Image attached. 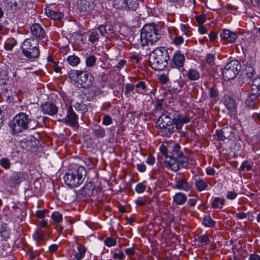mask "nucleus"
Wrapping results in <instances>:
<instances>
[{"label":"nucleus","instance_id":"nucleus-1","mask_svg":"<svg viewBox=\"0 0 260 260\" xmlns=\"http://www.w3.org/2000/svg\"><path fill=\"white\" fill-rule=\"evenodd\" d=\"M161 37L160 27L154 23L146 24L140 34V43L142 46L152 45Z\"/></svg>","mask_w":260,"mask_h":260},{"label":"nucleus","instance_id":"nucleus-2","mask_svg":"<svg viewBox=\"0 0 260 260\" xmlns=\"http://www.w3.org/2000/svg\"><path fill=\"white\" fill-rule=\"evenodd\" d=\"M169 58L168 51L165 47H157L150 54L149 61L153 69L160 71L167 67Z\"/></svg>","mask_w":260,"mask_h":260},{"label":"nucleus","instance_id":"nucleus-3","mask_svg":"<svg viewBox=\"0 0 260 260\" xmlns=\"http://www.w3.org/2000/svg\"><path fill=\"white\" fill-rule=\"evenodd\" d=\"M72 83L78 88H87L94 83L92 75L87 71L72 70L69 73Z\"/></svg>","mask_w":260,"mask_h":260},{"label":"nucleus","instance_id":"nucleus-4","mask_svg":"<svg viewBox=\"0 0 260 260\" xmlns=\"http://www.w3.org/2000/svg\"><path fill=\"white\" fill-rule=\"evenodd\" d=\"M86 174L85 168L79 166L74 170H69L64 176L63 180L65 184L73 188L79 186L84 181Z\"/></svg>","mask_w":260,"mask_h":260},{"label":"nucleus","instance_id":"nucleus-5","mask_svg":"<svg viewBox=\"0 0 260 260\" xmlns=\"http://www.w3.org/2000/svg\"><path fill=\"white\" fill-rule=\"evenodd\" d=\"M31 119L25 113L21 112L15 116L9 124V126L14 134H18L28 128Z\"/></svg>","mask_w":260,"mask_h":260},{"label":"nucleus","instance_id":"nucleus-6","mask_svg":"<svg viewBox=\"0 0 260 260\" xmlns=\"http://www.w3.org/2000/svg\"><path fill=\"white\" fill-rule=\"evenodd\" d=\"M241 65L237 60H232L228 62L222 70V74L224 80L229 81L233 79L239 73Z\"/></svg>","mask_w":260,"mask_h":260},{"label":"nucleus","instance_id":"nucleus-7","mask_svg":"<svg viewBox=\"0 0 260 260\" xmlns=\"http://www.w3.org/2000/svg\"><path fill=\"white\" fill-rule=\"evenodd\" d=\"M139 0H115V9L120 11H136Z\"/></svg>","mask_w":260,"mask_h":260},{"label":"nucleus","instance_id":"nucleus-8","mask_svg":"<svg viewBox=\"0 0 260 260\" xmlns=\"http://www.w3.org/2000/svg\"><path fill=\"white\" fill-rule=\"evenodd\" d=\"M64 122L72 127L78 126V116L73 111L72 106H70L68 109Z\"/></svg>","mask_w":260,"mask_h":260},{"label":"nucleus","instance_id":"nucleus-9","mask_svg":"<svg viewBox=\"0 0 260 260\" xmlns=\"http://www.w3.org/2000/svg\"><path fill=\"white\" fill-rule=\"evenodd\" d=\"M221 39L230 43H234L237 39V35L235 31L223 29L220 34Z\"/></svg>","mask_w":260,"mask_h":260},{"label":"nucleus","instance_id":"nucleus-10","mask_svg":"<svg viewBox=\"0 0 260 260\" xmlns=\"http://www.w3.org/2000/svg\"><path fill=\"white\" fill-rule=\"evenodd\" d=\"M175 182V184L173 186V188L174 189L187 191L190 188L188 182L183 178L177 179L176 177Z\"/></svg>","mask_w":260,"mask_h":260},{"label":"nucleus","instance_id":"nucleus-11","mask_svg":"<svg viewBox=\"0 0 260 260\" xmlns=\"http://www.w3.org/2000/svg\"><path fill=\"white\" fill-rule=\"evenodd\" d=\"M30 30L32 34L40 39H42L46 36L45 31L44 28L38 23H35L30 27Z\"/></svg>","mask_w":260,"mask_h":260},{"label":"nucleus","instance_id":"nucleus-12","mask_svg":"<svg viewBox=\"0 0 260 260\" xmlns=\"http://www.w3.org/2000/svg\"><path fill=\"white\" fill-rule=\"evenodd\" d=\"M190 119L188 116L185 115H178L176 117L173 119V124L176 126L178 129H181L183 125L188 122Z\"/></svg>","mask_w":260,"mask_h":260},{"label":"nucleus","instance_id":"nucleus-13","mask_svg":"<svg viewBox=\"0 0 260 260\" xmlns=\"http://www.w3.org/2000/svg\"><path fill=\"white\" fill-rule=\"evenodd\" d=\"M165 165L167 169L176 172L180 169L179 164L176 157H167L165 161Z\"/></svg>","mask_w":260,"mask_h":260},{"label":"nucleus","instance_id":"nucleus-14","mask_svg":"<svg viewBox=\"0 0 260 260\" xmlns=\"http://www.w3.org/2000/svg\"><path fill=\"white\" fill-rule=\"evenodd\" d=\"M42 111L44 113L52 115L55 114L57 112V108L53 103L47 102L41 106Z\"/></svg>","mask_w":260,"mask_h":260},{"label":"nucleus","instance_id":"nucleus-15","mask_svg":"<svg viewBox=\"0 0 260 260\" xmlns=\"http://www.w3.org/2000/svg\"><path fill=\"white\" fill-rule=\"evenodd\" d=\"M185 61L184 55L181 53L180 51H176L173 58V66L175 68H180L183 67Z\"/></svg>","mask_w":260,"mask_h":260},{"label":"nucleus","instance_id":"nucleus-16","mask_svg":"<svg viewBox=\"0 0 260 260\" xmlns=\"http://www.w3.org/2000/svg\"><path fill=\"white\" fill-rule=\"evenodd\" d=\"M93 6V3H90L89 0H79L78 2V9L80 12L90 11Z\"/></svg>","mask_w":260,"mask_h":260},{"label":"nucleus","instance_id":"nucleus-17","mask_svg":"<svg viewBox=\"0 0 260 260\" xmlns=\"http://www.w3.org/2000/svg\"><path fill=\"white\" fill-rule=\"evenodd\" d=\"M174 129L173 124L168 126H159L158 133L159 135L164 137H169L172 134Z\"/></svg>","mask_w":260,"mask_h":260},{"label":"nucleus","instance_id":"nucleus-18","mask_svg":"<svg viewBox=\"0 0 260 260\" xmlns=\"http://www.w3.org/2000/svg\"><path fill=\"white\" fill-rule=\"evenodd\" d=\"M225 105L229 111V114L232 115H235L237 112L236 104L234 100L229 98L225 102Z\"/></svg>","mask_w":260,"mask_h":260},{"label":"nucleus","instance_id":"nucleus-19","mask_svg":"<svg viewBox=\"0 0 260 260\" xmlns=\"http://www.w3.org/2000/svg\"><path fill=\"white\" fill-rule=\"evenodd\" d=\"M157 123L159 126H164V125L168 126L171 124H173V119H172L167 114L162 113L159 116Z\"/></svg>","mask_w":260,"mask_h":260},{"label":"nucleus","instance_id":"nucleus-20","mask_svg":"<svg viewBox=\"0 0 260 260\" xmlns=\"http://www.w3.org/2000/svg\"><path fill=\"white\" fill-rule=\"evenodd\" d=\"M118 30H117V28H116V31L119 34V35L118 36L117 34L115 33V39L116 38L117 36V38L122 40L128 34L129 30V28L124 24H118Z\"/></svg>","mask_w":260,"mask_h":260},{"label":"nucleus","instance_id":"nucleus-21","mask_svg":"<svg viewBox=\"0 0 260 260\" xmlns=\"http://www.w3.org/2000/svg\"><path fill=\"white\" fill-rule=\"evenodd\" d=\"M173 202L177 205H181L183 204L187 200L185 194L183 192H179L176 193L173 196Z\"/></svg>","mask_w":260,"mask_h":260},{"label":"nucleus","instance_id":"nucleus-22","mask_svg":"<svg viewBox=\"0 0 260 260\" xmlns=\"http://www.w3.org/2000/svg\"><path fill=\"white\" fill-rule=\"evenodd\" d=\"M94 186L91 182L86 183L81 189L80 192L82 195L90 196L93 194Z\"/></svg>","mask_w":260,"mask_h":260},{"label":"nucleus","instance_id":"nucleus-23","mask_svg":"<svg viewBox=\"0 0 260 260\" xmlns=\"http://www.w3.org/2000/svg\"><path fill=\"white\" fill-rule=\"evenodd\" d=\"M45 11L48 17L54 20H60L63 16L62 13L54 11L49 8H46Z\"/></svg>","mask_w":260,"mask_h":260},{"label":"nucleus","instance_id":"nucleus-24","mask_svg":"<svg viewBox=\"0 0 260 260\" xmlns=\"http://www.w3.org/2000/svg\"><path fill=\"white\" fill-rule=\"evenodd\" d=\"M28 53L23 54L30 61L34 60L40 55V51L38 46H34L31 49L28 50Z\"/></svg>","mask_w":260,"mask_h":260},{"label":"nucleus","instance_id":"nucleus-25","mask_svg":"<svg viewBox=\"0 0 260 260\" xmlns=\"http://www.w3.org/2000/svg\"><path fill=\"white\" fill-rule=\"evenodd\" d=\"M208 181L206 179H196L194 182L195 186L199 191L206 190L208 187Z\"/></svg>","mask_w":260,"mask_h":260},{"label":"nucleus","instance_id":"nucleus-26","mask_svg":"<svg viewBox=\"0 0 260 260\" xmlns=\"http://www.w3.org/2000/svg\"><path fill=\"white\" fill-rule=\"evenodd\" d=\"M24 179L23 174L22 172H14L12 174L11 181L13 184H18Z\"/></svg>","mask_w":260,"mask_h":260},{"label":"nucleus","instance_id":"nucleus-27","mask_svg":"<svg viewBox=\"0 0 260 260\" xmlns=\"http://www.w3.org/2000/svg\"><path fill=\"white\" fill-rule=\"evenodd\" d=\"M85 252V248L82 245H79L78 247L77 251H76L73 260H81L84 256Z\"/></svg>","mask_w":260,"mask_h":260},{"label":"nucleus","instance_id":"nucleus-28","mask_svg":"<svg viewBox=\"0 0 260 260\" xmlns=\"http://www.w3.org/2000/svg\"><path fill=\"white\" fill-rule=\"evenodd\" d=\"M35 40L34 39H26L25 40L22 46V52L23 54H27L28 53V50L31 49V48L33 47L32 46V43H34Z\"/></svg>","mask_w":260,"mask_h":260},{"label":"nucleus","instance_id":"nucleus-29","mask_svg":"<svg viewBox=\"0 0 260 260\" xmlns=\"http://www.w3.org/2000/svg\"><path fill=\"white\" fill-rule=\"evenodd\" d=\"M187 77L191 81L197 80L199 79L200 74L197 70L190 69L187 72Z\"/></svg>","mask_w":260,"mask_h":260},{"label":"nucleus","instance_id":"nucleus-30","mask_svg":"<svg viewBox=\"0 0 260 260\" xmlns=\"http://www.w3.org/2000/svg\"><path fill=\"white\" fill-rule=\"evenodd\" d=\"M202 223L205 227L213 228L215 226L216 221L213 220L210 216H206L203 218Z\"/></svg>","mask_w":260,"mask_h":260},{"label":"nucleus","instance_id":"nucleus-31","mask_svg":"<svg viewBox=\"0 0 260 260\" xmlns=\"http://www.w3.org/2000/svg\"><path fill=\"white\" fill-rule=\"evenodd\" d=\"M224 204V200L219 197H215L213 199L211 205L213 208H221Z\"/></svg>","mask_w":260,"mask_h":260},{"label":"nucleus","instance_id":"nucleus-32","mask_svg":"<svg viewBox=\"0 0 260 260\" xmlns=\"http://www.w3.org/2000/svg\"><path fill=\"white\" fill-rule=\"evenodd\" d=\"M179 164L180 167H181L183 168H187L188 166V158L187 156L181 155L176 157Z\"/></svg>","mask_w":260,"mask_h":260},{"label":"nucleus","instance_id":"nucleus-33","mask_svg":"<svg viewBox=\"0 0 260 260\" xmlns=\"http://www.w3.org/2000/svg\"><path fill=\"white\" fill-rule=\"evenodd\" d=\"M9 72L7 70H3L0 73V84H6L9 80Z\"/></svg>","mask_w":260,"mask_h":260},{"label":"nucleus","instance_id":"nucleus-34","mask_svg":"<svg viewBox=\"0 0 260 260\" xmlns=\"http://www.w3.org/2000/svg\"><path fill=\"white\" fill-rule=\"evenodd\" d=\"M198 242L201 246L208 245L210 242L208 236L205 234L201 235L198 237Z\"/></svg>","mask_w":260,"mask_h":260},{"label":"nucleus","instance_id":"nucleus-35","mask_svg":"<svg viewBox=\"0 0 260 260\" xmlns=\"http://www.w3.org/2000/svg\"><path fill=\"white\" fill-rule=\"evenodd\" d=\"M68 62L72 66H76L80 62L79 58L75 55H71L67 58Z\"/></svg>","mask_w":260,"mask_h":260},{"label":"nucleus","instance_id":"nucleus-36","mask_svg":"<svg viewBox=\"0 0 260 260\" xmlns=\"http://www.w3.org/2000/svg\"><path fill=\"white\" fill-rule=\"evenodd\" d=\"M74 106L76 110L81 111L82 113L87 112L88 110L87 106L82 102L80 103L78 102H76Z\"/></svg>","mask_w":260,"mask_h":260},{"label":"nucleus","instance_id":"nucleus-37","mask_svg":"<svg viewBox=\"0 0 260 260\" xmlns=\"http://www.w3.org/2000/svg\"><path fill=\"white\" fill-rule=\"evenodd\" d=\"M135 86V88L139 89L136 90V92L138 93L143 94L145 91L146 85L143 81L138 82Z\"/></svg>","mask_w":260,"mask_h":260},{"label":"nucleus","instance_id":"nucleus-38","mask_svg":"<svg viewBox=\"0 0 260 260\" xmlns=\"http://www.w3.org/2000/svg\"><path fill=\"white\" fill-rule=\"evenodd\" d=\"M180 146L178 143H175L172 147V155L174 157H178L181 155L182 153L180 151Z\"/></svg>","mask_w":260,"mask_h":260},{"label":"nucleus","instance_id":"nucleus-39","mask_svg":"<svg viewBox=\"0 0 260 260\" xmlns=\"http://www.w3.org/2000/svg\"><path fill=\"white\" fill-rule=\"evenodd\" d=\"M51 219L56 223H60L62 220V215L59 212H54L51 216Z\"/></svg>","mask_w":260,"mask_h":260},{"label":"nucleus","instance_id":"nucleus-40","mask_svg":"<svg viewBox=\"0 0 260 260\" xmlns=\"http://www.w3.org/2000/svg\"><path fill=\"white\" fill-rule=\"evenodd\" d=\"M255 90H252L250 93H249L246 100V103L254 102L257 98L258 95L260 94V92L258 91H254Z\"/></svg>","mask_w":260,"mask_h":260},{"label":"nucleus","instance_id":"nucleus-41","mask_svg":"<svg viewBox=\"0 0 260 260\" xmlns=\"http://www.w3.org/2000/svg\"><path fill=\"white\" fill-rule=\"evenodd\" d=\"M251 88L253 90H256L260 92V75L257 76L252 80Z\"/></svg>","mask_w":260,"mask_h":260},{"label":"nucleus","instance_id":"nucleus-42","mask_svg":"<svg viewBox=\"0 0 260 260\" xmlns=\"http://www.w3.org/2000/svg\"><path fill=\"white\" fill-rule=\"evenodd\" d=\"M116 63L115 66V68L117 69L120 70L122 69H123L124 67L126 66V61L124 59L121 58L117 57L116 59Z\"/></svg>","mask_w":260,"mask_h":260},{"label":"nucleus","instance_id":"nucleus-43","mask_svg":"<svg viewBox=\"0 0 260 260\" xmlns=\"http://www.w3.org/2000/svg\"><path fill=\"white\" fill-rule=\"evenodd\" d=\"M44 234L41 230H38L34 234V238L38 243V245H40L39 242H41L44 240Z\"/></svg>","mask_w":260,"mask_h":260},{"label":"nucleus","instance_id":"nucleus-44","mask_svg":"<svg viewBox=\"0 0 260 260\" xmlns=\"http://www.w3.org/2000/svg\"><path fill=\"white\" fill-rule=\"evenodd\" d=\"M146 188V182L143 181L139 183L135 187V190L138 193H143Z\"/></svg>","mask_w":260,"mask_h":260},{"label":"nucleus","instance_id":"nucleus-45","mask_svg":"<svg viewBox=\"0 0 260 260\" xmlns=\"http://www.w3.org/2000/svg\"><path fill=\"white\" fill-rule=\"evenodd\" d=\"M245 72L248 78L251 79L253 77L255 71L253 68L250 64L246 66L245 68Z\"/></svg>","mask_w":260,"mask_h":260},{"label":"nucleus","instance_id":"nucleus-46","mask_svg":"<svg viewBox=\"0 0 260 260\" xmlns=\"http://www.w3.org/2000/svg\"><path fill=\"white\" fill-rule=\"evenodd\" d=\"M206 62L210 66H213L215 63V56L214 54L209 53L206 55Z\"/></svg>","mask_w":260,"mask_h":260},{"label":"nucleus","instance_id":"nucleus-47","mask_svg":"<svg viewBox=\"0 0 260 260\" xmlns=\"http://www.w3.org/2000/svg\"><path fill=\"white\" fill-rule=\"evenodd\" d=\"M99 38L100 36L98 32H92L89 35L88 40L92 43H95L99 41Z\"/></svg>","mask_w":260,"mask_h":260},{"label":"nucleus","instance_id":"nucleus-48","mask_svg":"<svg viewBox=\"0 0 260 260\" xmlns=\"http://www.w3.org/2000/svg\"><path fill=\"white\" fill-rule=\"evenodd\" d=\"M96 58L94 56L90 55L86 58V63L88 67H92L95 62Z\"/></svg>","mask_w":260,"mask_h":260},{"label":"nucleus","instance_id":"nucleus-49","mask_svg":"<svg viewBox=\"0 0 260 260\" xmlns=\"http://www.w3.org/2000/svg\"><path fill=\"white\" fill-rule=\"evenodd\" d=\"M1 165L5 169H8L10 168V162L8 158H3L0 160Z\"/></svg>","mask_w":260,"mask_h":260},{"label":"nucleus","instance_id":"nucleus-50","mask_svg":"<svg viewBox=\"0 0 260 260\" xmlns=\"http://www.w3.org/2000/svg\"><path fill=\"white\" fill-rule=\"evenodd\" d=\"M94 135L98 138H102L105 136L104 130L100 127L93 130Z\"/></svg>","mask_w":260,"mask_h":260},{"label":"nucleus","instance_id":"nucleus-51","mask_svg":"<svg viewBox=\"0 0 260 260\" xmlns=\"http://www.w3.org/2000/svg\"><path fill=\"white\" fill-rule=\"evenodd\" d=\"M216 135L218 140L223 141L226 139V137L224 136V133L222 129H217L216 131Z\"/></svg>","mask_w":260,"mask_h":260},{"label":"nucleus","instance_id":"nucleus-52","mask_svg":"<svg viewBox=\"0 0 260 260\" xmlns=\"http://www.w3.org/2000/svg\"><path fill=\"white\" fill-rule=\"evenodd\" d=\"M48 210L47 209L43 210H38L36 212V216L41 219H43L45 217V214Z\"/></svg>","mask_w":260,"mask_h":260},{"label":"nucleus","instance_id":"nucleus-53","mask_svg":"<svg viewBox=\"0 0 260 260\" xmlns=\"http://www.w3.org/2000/svg\"><path fill=\"white\" fill-rule=\"evenodd\" d=\"M184 39L181 36L175 37L173 39V43L175 45H179L183 42Z\"/></svg>","mask_w":260,"mask_h":260},{"label":"nucleus","instance_id":"nucleus-54","mask_svg":"<svg viewBox=\"0 0 260 260\" xmlns=\"http://www.w3.org/2000/svg\"><path fill=\"white\" fill-rule=\"evenodd\" d=\"M240 169L242 171H249L251 169V166L248 164L247 162L244 161L241 164Z\"/></svg>","mask_w":260,"mask_h":260},{"label":"nucleus","instance_id":"nucleus-55","mask_svg":"<svg viewBox=\"0 0 260 260\" xmlns=\"http://www.w3.org/2000/svg\"><path fill=\"white\" fill-rule=\"evenodd\" d=\"M0 236L1 238L5 240L9 238V232L8 230L4 229L3 231H0Z\"/></svg>","mask_w":260,"mask_h":260},{"label":"nucleus","instance_id":"nucleus-56","mask_svg":"<svg viewBox=\"0 0 260 260\" xmlns=\"http://www.w3.org/2000/svg\"><path fill=\"white\" fill-rule=\"evenodd\" d=\"M135 89V86L132 84H126L125 85V94H128L131 91Z\"/></svg>","mask_w":260,"mask_h":260},{"label":"nucleus","instance_id":"nucleus-57","mask_svg":"<svg viewBox=\"0 0 260 260\" xmlns=\"http://www.w3.org/2000/svg\"><path fill=\"white\" fill-rule=\"evenodd\" d=\"M250 214V212H239L236 214V217L238 219H243L247 217V215Z\"/></svg>","mask_w":260,"mask_h":260},{"label":"nucleus","instance_id":"nucleus-58","mask_svg":"<svg viewBox=\"0 0 260 260\" xmlns=\"http://www.w3.org/2000/svg\"><path fill=\"white\" fill-rule=\"evenodd\" d=\"M196 20L199 24L202 25L205 22L206 18L205 15H200L196 16Z\"/></svg>","mask_w":260,"mask_h":260},{"label":"nucleus","instance_id":"nucleus-59","mask_svg":"<svg viewBox=\"0 0 260 260\" xmlns=\"http://www.w3.org/2000/svg\"><path fill=\"white\" fill-rule=\"evenodd\" d=\"M237 196V193L231 191L227 192L226 198L229 200H234L236 198Z\"/></svg>","mask_w":260,"mask_h":260},{"label":"nucleus","instance_id":"nucleus-60","mask_svg":"<svg viewBox=\"0 0 260 260\" xmlns=\"http://www.w3.org/2000/svg\"><path fill=\"white\" fill-rule=\"evenodd\" d=\"M112 118L108 115H105L103 117V123L104 125H109L112 123Z\"/></svg>","mask_w":260,"mask_h":260},{"label":"nucleus","instance_id":"nucleus-61","mask_svg":"<svg viewBox=\"0 0 260 260\" xmlns=\"http://www.w3.org/2000/svg\"><path fill=\"white\" fill-rule=\"evenodd\" d=\"M104 243L106 246L110 247L114 245V240L111 237H108L104 240Z\"/></svg>","mask_w":260,"mask_h":260},{"label":"nucleus","instance_id":"nucleus-62","mask_svg":"<svg viewBox=\"0 0 260 260\" xmlns=\"http://www.w3.org/2000/svg\"><path fill=\"white\" fill-rule=\"evenodd\" d=\"M208 36L212 42H214L217 38V34L214 31H210Z\"/></svg>","mask_w":260,"mask_h":260},{"label":"nucleus","instance_id":"nucleus-63","mask_svg":"<svg viewBox=\"0 0 260 260\" xmlns=\"http://www.w3.org/2000/svg\"><path fill=\"white\" fill-rule=\"evenodd\" d=\"M136 167L137 170L141 173L144 172L146 169V166L143 163L138 164Z\"/></svg>","mask_w":260,"mask_h":260},{"label":"nucleus","instance_id":"nucleus-64","mask_svg":"<svg viewBox=\"0 0 260 260\" xmlns=\"http://www.w3.org/2000/svg\"><path fill=\"white\" fill-rule=\"evenodd\" d=\"M248 260H260V255L256 253L249 254Z\"/></svg>","mask_w":260,"mask_h":260}]
</instances>
